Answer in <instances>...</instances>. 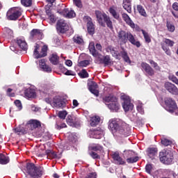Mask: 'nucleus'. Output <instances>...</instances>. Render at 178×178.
Returning <instances> with one entry per match:
<instances>
[{
	"mask_svg": "<svg viewBox=\"0 0 178 178\" xmlns=\"http://www.w3.org/2000/svg\"><path fill=\"white\" fill-rule=\"evenodd\" d=\"M121 123L120 120L115 118L110 120L108 122V129L111 130L113 136L117 140L130 135V126L125 122H122L120 125Z\"/></svg>",
	"mask_w": 178,
	"mask_h": 178,
	"instance_id": "1",
	"label": "nucleus"
},
{
	"mask_svg": "<svg viewBox=\"0 0 178 178\" xmlns=\"http://www.w3.org/2000/svg\"><path fill=\"white\" fill-rule=\"evenodd\" d=\"M51 90L48 88L42 89L41 93L42 94H48V97H46L44 99L45 102L47 104H49L51 105V106H54V108H64V106L66 105V103H65V101L62 99V97L60 96H56L53 98L51 96H49V92Z\"/></svg>",
	"mask_w": 178,
	"mask_h": 178,
	"instance_id": "2",
	"label": "nucleus"
},
{
	"mask_svg": "<svg viewBox=\"0 0 178 178\" xmlns=\"http://www.w3.org/2000/svg\"><path fill=\"white\" fill-rule=\"evenodd\" d=\"M88 49L90 53L94 58H97L99 63L104 65V66H108V65H111V56H102L101 54L97 51L95 49V44L94 42H91L89 44Z\"/></svg>",
	"mask_w": 178,
	"mask_h": 178,
	"instance_id": "3",
	"label": "nucleus"
},
{
	"mask_svg": "<svg viewBox=\"0 0 178 178\" xmlns=\"http://www.w3.org/2000/svg\"><path fill=\"white\" fill-rule=\"evenodd\" d=\"M41 127V122L37 120H30L26 124V129L24 131L20 127L15 128V133H30L35 130V129H40Z\"/></svg>",
	"mask_w": 178,
	"mask_h": 178,
	"instance_id": "4",
	"label": "nucleus"
},
{
	"mask_svg": "<svg viewBox=\"0 0 178 178\" xmlns=\"http://www.w3.org/2000/svg\"><path fill=\"white\" fill-rule=\"evenodd\" d=\"M96 17L97 19L98 22L101 26L105 27V23L111 29H113V26L112 25V21L111 20V17L108 16L105 13H102L101 11L97 10L95 11Z\"/></svg>",
	"mask_w": 178,
	"mask_h": 178,
	"instance_id": "5",
	"label": "nucleus"
},
{
	"mask_svg": "<svg viewBox=\"0 0 178 178\" xmlns=\"http://www.w3.org/2000/svg\"><path fill=\"white\" fill-rule=\"evenodd\" d=\"M26 172L33 178H40L42 176V168H37L33 163L26 164Z\"/></svg>",
	"mask_w": 178,
	"mask_h": 178,
	"instance_id": "6",
	"label": "nucleus"
},
{
	"mask_svg": "<svg viewBox=\"0 0 178 178\" xmlns=\"http://www.w3.org/2000/svg\"><path fill=\"white\" fill-rule=\"evenodd\" d=\"M6 16L8 20H17L22 16V9L19 8H11L7 12Z\"/></svg>",
	"mask_w": 178,
	"mask_h": 178,
	"instance_id": "7",
	"label": "nucleus"
},
{
	"mask_svg": "<svg viewBox=\"0 0 178 178\" xmlns=\"http://www.w3.org/2000/svg\"><path fill=\"white\" fill-rule=\"evenodd\" d=\"M173 45H175V42L173 40L168 38H164L163 42L161 43V48L165 52L166 55L170 56L172 55V52L170 51V49H169V47H173Z\"/></svg>",
	"mask_w": 178,
	"mask_h": 178,
	"instance_id": "8",
	"label": "nucleus"
},
{
	"mask_svg": "<svg viewBox=\"0 0 178 178\" xmlns=\"http://www.w3.org/2000/svg\"><path fill=\"white\" fill-rule=\"evenodd\" d=\"M121 99L124 101V103L122 104V107L125 112H129V111H133V108H134V106L130 102V97L126 95H122Z\"/></svg>",
	"mask_w": 178,
	"mask_h": 178,
	"instance_id": "9",
	"label": "nucleus"
},
{
	"mask_svg": "<svg viewBox=\"0 0 178 178\" xmlns=\"http://www.w3.org/2000/svg\"><path fill=\"white\" fill-rule=\"evenodd\" d=\"M160 161L162 163L165 165H170L173 161V156L170 155V154L160 152Z\"/></svg>",
	"mask_w": 178,
	"mask_h": 178,
	"instance_id": "10",
	"label": "nucleus"
},
{
	"mask_svg": "<svg viewBox=\"0 0 178 178\" xmlns=\"http://www.w3.org/2000/svg\"><path fill=\"white\" fill-rule=\"evenodd\" d=\"M165 104L167 108H169L168 110V112H170L171 113L177 109V105H176V102H175L174 100L170 97L165 98Z\"/></svg>",
	"mask_w": 178,
	"mask_h": 178,
	"instance_id": "11",
	"label": "nucleus"
},
{
	"mask_svg": "<svg viewBox=\"0 0 178 178\" xmlns=\"http://www.w3.org/2000/svg\"><path fill=\"white\" fill-rule=\"evenodd\" d=\"M56 29L59 33H66L69 30V25L66 24V22L63 19H60L57 22Z\"/></svg>",
	"mask_w": 178,
	"mask_h": 178,
	"instance_id": "12",
	"label": "nucleus"
},
{
	"mask_svg": "<svg viewBox=\"0 0 178 178\" xmlns=\"http://www.w3.org/2000/svg\"><path fill=\"white\" fill-rule=\"evenodd\" d=\"M88 135L90 138H102V136H104V131L101 129L90 130L88 131Z\"/></svg>",
	"mask_w": 178,
	"mask_h": 178,
	"instance_id": "13",
	"label": "nucleus"
},
{
	"mask_svg": "<svg viewBox=\"0 0 178 178\" xmlns=\"http://www.w3.org/2000/svg\"><path fill=\"white\" fill-rule=\"evenodd\" d=\"M164 87L168 92H170V94H173V95H178V88L175 86V84L166 82L164 84Z\"/></svg>",
	"mask_w": 178,
	"mask_h": 178,
	"instance_id": "14",
	"label": "nucleus"
},
{
	"mask_svg": "<svg viewBox=\"0 0 178 178\" xmlns=\"http://www.w3.org/2000/svg\"><path fill=\"white\" fill-rule=\"evenodd\" d=\"M127 41L131 42L132 45H135V47H137V48H140V47H141V44L140 43V41L137 40V38H136V35H134L130 32H127Z\"/></svg>",
	"mask_w": 178,
	"mask_h": 178,
	"instance_id": "15",
	"label": "nucleus"
},
{
	"mask_svg": "<svg viewBox=\"0 0 178 178\" xmlns=\"http://www.w3.org/2000/svg\"><path fill=\"white\" fill-rule=\"evenodd\" d=\"M141 67L143 70H145L148 76H154L155 74L154 69H152V67H151V66L147 63L143 62L141 63Z\"/></svg>",
	"mask_w": 178,
	"mask_h": 178,
	"instance_id": "16",
	"label": "nucleus"
},
{
	"mask_svg": "<svg viewBox=\"0 0 178 178\" xmlns=\"http://www.w3.org/2000/svg\"><path fill=\"white\" fill-rule=\"evenodd\" d=\"M84 19L88 20L87 27H88V32L90 35H92L95 31V28L94 27V24L91 22V17L88 16L84 17Z\"/></svg>",
	"mask_w": 178,
	"mask_h": 178,
	"instance_id": "17",
	"label": "nucleus"
},
{
	"mask_svg": "<svg viewBox=\"0 0 178 178\" xmlns=\"http://www.w3.org/2000/svg\"><path fill=\"white\" fill-rule=\"evenodd\" d=\"M59 13L63 15L64 17H67V19L76 17V13L74 10H69L67 8H65L62 12H59Z\"/></svg>",
	"mask_w": 178,
	"mask_h": 178,
	"instance_id": "18",
	"label": "nucleus"
},
{
	"mask_svg": "<svg viewBox=\"0 0 178 178\" xmlns=\"http://www.w3.org/2000/svg\"><path fill=\"white\" fill-rule=\"evenodd\" d=\"M118 37L121 44H126L127 42V32L124 31H120L118 33Z\"/></svg>",
	"mask_w": 178,
	"mask_h": 178,
	"instance_id": "19",
	"label": "nucleus"
},
{
	"mask_svg": "<svg viewBox=\"0 0 178 178\" xmlns=\"http://www.w3.org/2000/svg\"><path fill=\"white\" fill-rule=\"evenodd\" d=\"M122 19L128 26H130L131 29H136V24L133 22L129 15L127 13H122Z\"/></svg>",
	"mask_w": 178,
	"mask_h": 178,
	"instance_id": "20",
	"label": "nucleus"
},
{
	"mask_svg": "<svg viewBox=\"0 0 178 178\" xmlns=\"http://www.w3.org/2000/svg\"><path fill=\"white\" fill-rule=\"evenodd\" d=\"M39 66L42 69L43 72H47V73H51L52 72V68L49 65H47L45 63V60L42 59L39 61Z\"/></svg>",
	"mask_w": 178,
	"mask_h": 178,
	"instance_id": "21",
	"label": "nucleus"
},
{
	"mask_svg": "<svg viewBox=\"0 0 178 178\" xmlns=\"http://www.w3.org/2000/svg\"><path fill=\"white\" fill-rule=\"evenodd\" d=\"M106 105L108 109H110V111H111L112 112H118L120 108L119 103H118V100Z\"/></svg>",
	"mask_w": 178,
	"mask_h": 178,
	"instance_id": "22",
	"label": "nucleus"
},
{
	"mask_svg": "<svg viewBox=\"0 0 178 178\" xmlns=\"http://www.w3.org/2000/svg\"><path fill=\"white\" fill-rule=\"evenodd\" d=\"M108 12L111 13L113 17H114V19H116L117 20L119 19V17H120V15L118 12V7L115 6L110 7Z\"/></svg>",
	"mask_w": 178,
	"mask_h": 178,
	"instance_id": "23",
	"label": "nucleus"
},
{
	"mask_svg": "<svg viewBox=\"0 0 178 178\" xmlns=\"http://www.w3.org/2000/svg\"><path fill=\"white\" fill-rule=\"evenodd\" d=\"M99 122H101V118L98 115H95L90 118L89 123L92 127H94L98 124H99Z\"/></svg>",
	"mask_w": 178,
	"mask_h": 178,
	"instance_id": "24",
	"label": "nucleus"
},
{
	"mask_svg": "<svg viewBox=\"0 0 178 178\" xmlns=\"http://www.w3.org/2000/svg\"><path fill=\"white\" fill-rule=\"evenodd\" d=\"M97 87H98V85L95 83V82H92L90 85H89V90L92 94L95 95V97H98L99 95V91L97 90Z\"/></svg>",
	"mask_w": 178,
	"mask_h": 178,
	"instance_id": "25",
	"label": "nucleus"
},
{
	"mask_svg": "<svg viewBox=\"0 0 178 178\" xmlns=\"http://www.w3.org/2000/svg\"><path fill=\"white\" fill-rule=\"evenodd\" d=\"M17 43L19 48L22 49V51H26L28 48L27 43L26 42V40L23 38H18L17 39Z\"/></svg>",
	"mask_w": 178,
	"mask_h": 178,
	"instance_id": "26",
	"label": "nucleus"
},
{
	"mask_svg": "<svg viewBox=\"0 0 178 178\" xmlns=\"http://www.w3.org/2000/svg\"><path fill=\"white\" fill-rule=\"evenodd\" d=\"M113 159L116 162V163H118V165H124V163H126L118 153H114L113 154Z\"/></svg>",
	"mask_w": 178,
	"mask_h": 178,
	"instance_id": "27",
	"label": "nucleus"
},
{
	"mask_svg": "<svg viewBox=\"0 0 178 178\" xmlns=\"http://www.w3.org/2000/svg\"><path fill=\"white\" fill-rule=\"evenodd\" d=\"M147 152L148 156L152 159H154V156H156V154H158V149L156 147H149Z\"/></svg>",
	"mask_w": 178,
	"mask_h": 178,
	"instance_id": "28",
	"label": "nucleus"
},
{
	"mask_svg": "<svg viewBox=\"0 0 178 178\" xmlns=\"http://www.w3.org/2000/svg\"><path fill=\"white\" fill-rule=\"evenodd\" d=\"M38 51H40V44H36L33 51V57L35 59H40V58H43L42 54Z\"/></svg>",
	"mask_w": 178,
	"mask_h": 178,
	"instance_id": "29",
	"label": "nucleus"
},
{
	"mask_svg": "<svg viewBox=\"0 0 178 178\" xmlns=\"http://www.w3.org/2000/svg\"><path fill=\"white\" fill-rule=\"evenodd\" d=\"M123 8L128 13H131V3L130 0H124Z\"/></svg>",
	"mask_w": 178,
	"mask_h": 178,
	"instance_id": "30",
	"label": "nucleus"
},
{
	"mask_svg": "<svg viewBox=\"0 0 178 178\" xmlns=\"http://www.w3.org/2000/svg\"><path fill=\"white\" fill-rule=\"evenodd\" d=\"M106 51L108 52H111V54L113 55V56H114V58H118V56H119V52L116 51V49H115L112 46H108L106 48Z\"/></svg>",
	"mask_w": 178,
	"mask_h": 178,
	"instance_id": "31",
	"label": "nucleus"
},
{
	"mask_svg": "<svg viewBox=\"0 0 178 178\" xmlns=\"http://www.w3.org/2000/svg\"><path fill=\"white\" fill-rule=\"evenodd\" d=\"M49 60L52 65H58L59 63V57L58 56V54H53L51 56Z\"/></svg>",
	"mask_w": 178,
	"mask_h": 178,
	"instance_id": "32",
	"label": "nucleus"
},
{
	"mask_svg": "<svg viewBox=\"0 0 178 178\" xmlns=\"http://www.w3.org/2000/svg\"><path fill=\"white\" fill-rule=\"evenodd\" d=\"M31 37H35L36 38H41L42 37V33L41 31L38 29H33L31 31Z\"/></svg>",
	"mask_w": 178,
	"mask_h": 178,
	"instance_id": "33",
	"label": "nucleus"
},
{
	"mask_svg": "<svg viewBox=\"0 0 178 178\" xmlns=\"http://www.w3.org/2000/svg\"><path fill=\"white\" fill-rule=\"evenodd\" d=\"M35 91L33 89H28L25 92L26 98H35Z\"/></svg>",
	"mask_w": 178,
	"mask_h": 178,
	"instance_id": "34",
	"label": "nucleus"
},
{
	"mask_svg": "<svg viewBox=\"0 0 178 178\" xmlns=\"http://www.w3.org/2000/svg\"><path fill=\"white\" fill-rule=\"evenodd\" d=\"M66 120L67 124H69L70 126H74V123H76V117H74V115H68Z\"/></svg>",
	"mask_w": 178,
	"mask_h": 178,
	"instance_id": "35",
	"label": "nucleus"
},
{
	"mask_svg": "<svg viewBox=\"0 0 178 178\" xmlns=\"http://www.w3.org/2000/svg\"><path fill=\"white\" fill-rule=\"evenodd\" d=\"M46 13L50 20V23H55V22H56V18L55 17V15L52 14L51 10H46Z\"/></svg>",
	"mask_w": 178,
	"mask_h": 178,
	"instance_id": "36",
	"label": "nucleus"
},
{
	"mask_svg": "<svg viewBox=\"0 0 178 178\" xmlns=\"http://www.w3.org/2000/svg\"><path fill=\"white\" fill-rule=\"evenodd\" d=\"M137 10L141 16H143V17H147V12H145V9H144V7H143V6L138 5Z\"/></svg>",
	"mask_w": 178,
	"mask_h": 178,
	"instance_id": "37",
	"label": "nucleus"
},
{
	"mask_svg": "<svg viewBox=\"0 0 178 178\" xmlns=\"http://www.w3.org/2000/svg\"><path fill=\"white\" fill-rule=\"evenodd\" d=\"M0 163L1 165H6V163H9V157L4 154H0Z\"/></svg>",
	"mask_w": 178,
	"mask_h": 178,
	"instance_id": "38",
	"label": "nucleus"
},
{
	"mask_svg": "<svg viewBox=\"0 0 178 178\" xmlns=\"http://www.w3.org/2000/svg\"><path fill=\"white\" fill-rule=\"evenodd\" d=\"M104 101H105V102H111V104H112V102H116L118 99L113 95H108L104 98Z\"/></svg>",
	"mask_w": 178,
	"mask_h": 178,
	"instance_id": "39",
	"label": "nucleus"
},
{
	"mask_svg": "<svg viewBox=\"0 0 178 178\" xmlns=\"http://www.w3.org/2000/svg\"><path fill=\"white\" fill-rule=\"evenodd\" d=\"M142 33L145 38V42H147V44H149V42H151V36H149V34L148 33L145 32V31H144V30H142Z\"/></svg>",
	"mask_w": 178,
	"mask_h": 178,
	"instance_id": "40",
	"label": "nucleus"
},
{
	"mask_svg": "<svg viewBox=\"0 0 178 178\" xmlns=\"http://www.w3.org/2000/svg\"><path fill=\"white\" fill-rule=\"evenodd\" d=\"M136 109L139 113L144 115V108H143V103L140 101L137 102Z\"/></svg>",
	"mask_w": 178,
	"mask_h": 178,
	"instance_id": "41",
	"label": "nucleus"
},
{
	"mask_svg": "<svg viewBox=\"0 0 178 178\" xmlns=\"http://www.w3.org/2000/svg\"><path fill=\"white\" fill-rule=\"evenodd\" d=\"M73 41L76 44H83V38L81 36H79V35H76L74 36Z\"/></svg>",
	"mask_w": 178,
	"mask_h": 178,
	"instance_id": "42",
	"label": "nucleus"
},
{
	"mask_svg": "<svg viewBox=\"0 0 178 178\" xmlns=\"http://www.w3.org/2000/svg\"><path fill=\"white\" fill-rule=\"evenodd\" d=\"M122 58H123L124 60L127 63H130V58L127 55V52L125 51H121Z\"/></svg>",
	"mask_w": 178,
	"mask_h": 178,
	"instance_id": "43",
	"label": "nucleus"
},
{
	"mask_svg": "<svg viewBox=\"0 0 178 178\" xmlns=\"http://www.w3.org/2000/svg\"><path fill=\"white\" fill-rule=\"evenodd\" d=\"M46 155L47 158H56V153L51 149L46 150Z\"/></svg>",
	"mask_w": 178,
	"mask_h": 178,
	"instance_id": "44",
	"label": "nucleus"
},
{
	"mask_svg": "<svg viewBox=\"0 0 178 178\" xmlns=\"http://www.w3.org/2000/svg\"><path fill=\"white\" fill-rule=\"evenodd\" d=\"M149 63L155 69V70H158L159 72L161 71V67L158 65V63H156L155 61L152 60H149Z\"/></svg>",
	"mask_w": 178,
	"mask_h": 178,
	"instance_id": "45",
	"label": "nucleus"
},
{
	"mask_svg": "<svg viewBox=\"0 0 178 178\" xmlns=\"http://www.w3.org/2000/svg\"><path fill=\"white\" fill-rule=\"evenodd\" d=\"M21 3L24 6L29 8V6H31L33 0H21Z\"/></svg>",
	"mask_w": 178,
	"mask_h": 178,
	"instance_id": "46",
	"label": "nucleus"
},
{
	"mask_svg": "<svg viewBox=\"0 0 178 178\" xmlns=\"http://www.w3.org/2000/svg\"><path fill=\"white\" fill-rule=\"evenodd\" d=\"M166 26L170 33H173V31H175V25L170 22H167Z\"/></svg>",
	"mask_w": 178,
	"mask_h": 178,
	"instance_id": "47",
	"label": "nucleus"
},
{
	"mask_svg": "<svg viewBox=\"0 0 178 178\" xmlns=\"http://www.w3.org/2000/svg\"><path fill=\"white\" fill-rule=\"evenodd\" d=\"M5 32H6V35L8 38H11L12 37H13V31L9 29V28H5Z\"/></svg>",
	"mask_w": 178,
	"mask_h": 178,
	"instance_id": "48",
	"label": "nucleus"
},
{
	"mask_svg": "<svg viewBox=\"0 0 178 178\" xmlns=\"http://www.w3.org/2000/svg\"><path fill=\"white\" fill-rule=\"evenodd\" d=\"M58 118H60V119H65L66 116H67V111H59L58 113Z\"/></svg>",
	"mask_w": 178,
	"mask_h": 178,
	"instance_id": "49",
	"label": "nucleus"
},
{
	"mask_svg": "<svg viewBox=\"0 0 178 178\" xmlns=\"http://www.w3.org/2000/svg\"><path fill=\"white\" fill-rule=\"evenodd\" d=\"M68 138H69V140L72 143H76V141H77V136L74 134H71L69 136Z\"/></svg>",
	"mask_w": 178,
	"mask_h": 178,
	"instance_id": "50",
	"label": "nucleus"
},
{
	"mask_svg": "<svg viewBox=\"0 0 178 178\" xmlns=\"http://www.w3.org/2000/svg\"><path fill=\"white\" fill-rule=\"evenodd\" d=\"M14 104L15 106H17V111H22V109H23V106L22 105L20 100H15Z\"/></svg>",
	"mask_w": 178,
	"mask_h": 178,
	"instance_id": "51",
	"label": "nucleus"
},
{
	"mask_svg": "<svg viewBox=\"0 0 178 178\" xmlns=\"http://www.w3.org/2000/svg\"><path fill=\"white\" fill-rule=\"evenodd\" d=\"M47 51H48V46L44 45L42 48L40 54H42V56L44 58V56H47Z\"/></svg>",
	"mask_w": 178,
	"mask_h": 178,
	"instance_id": "52",
	"label": "nucleus"
},
{
	"mask_svg": "<svg viewBox=\"0 0 178 178\" xmlns=\"http://www.w3.org/2000/svg\"><path fill=\"white\" fill-rule=\"evenodd\" d=\"M79 76L82 79H86V78L88 77V72H87V71L86 70H82L81 71V72L79 73Z\"/></svg>",
	"mask_w": 178,
	"mask_h": 178,
	"instance_id": "53",
	"label": "nucleus"
},
{
	"mask_svg": "<svg viewBox=\"0 0 178 178\" xmlns=\"http://www.w3.org/2000/svg\"><path fill=\"white\" fill-rule=\"evenodd\" d=\"M145 170L147 173H148L149 175H151V172H152V170H154V168L152 167V165L151 164L146 165Z\"/></svg>",
	"mask_w": 178,
	"mask_h": 178,
	"instance_id": "54",
	"label": "nucleus"
},
{
	"mask_svg": "<svg viewBox=\"0 0 178 178\" xmlns=\"http://www.w3.org/2000/svg\"><path fill=\"white\" fill-rule=\"evenodd\" d=\"M138 161V158L137 156L135 157H131L127 159V161L128 163H134Z\"/></svg>",
	"mask_w": 178,
	"mask_h": 178,
	"instance_id": "55",
	"label": "nucleus"
},
{
	"mask_svg": "<svg viewBox=\"0 0 178 178\" xmlns=\"http://www.w3.org/2000/svg\"><path fill=\"white\" fill-rule=\"evenodd\" d=\"M161 144H163V145H165V147H168V146L170 145V144H172V141L164 138V139L161 140Z\"/></svg>",
	"mask_w": 178,
	"mask_h": 178,
	"instance_id": "56",
	"label": "nucleus"
},
{
	"mask_svg": "<svg viewBox=\"0 0 178 178\" xmlns=\"http://www.w3.org/2000/svg\"><path fill=\"white\" fill-rule=\"evenodd\" d=\"M169 79L172 81V83H175V84H177V86H178V79L175 75H170Z\"/></svg>",
	"mask_w": 178,
	"mask_h": 178,
	"instance_id": "57",
	"label": "nucleus"
},
{
	"mask_svg": "<svg viewBox=\"0 0 178 178\" xmlns=\"http://www.w3.org/2000/svg\"><path fill=\"white\" fill-rule=\"evenodd\" d=\"M88 65H90V60H82L79 63V65L83 67H86V66H88Z\"/></svg>",
	"mask_w": 178,
	"mask_h": 178,
	"instance_id": "58",
	"label": "nucleus"
},
{
	"mask_svg": "<svg viewBox=\"0 0 178 178\" xmlns=\"http://www.w3.org/2000/svg\"><path fill=\"white\" fill-rule=\"evenodd\" d=\"M124 152H125V155H127V156H134L136 154L132 150H125Z\"/></svg>",
	"mask_w": 178,
	"mask_h": 178,
	"instance_id": "59",
	"label": "nucleus"
},
{
	"mask_svg": "<svg viewBox=\"0 0 178 178\" xmlns=\"http://www.w3.org/2000/svg\"><path fill=\"white\" fill-rule=\"evenodd\" d=\"M65 127H66V124L65 123H62L60 125H59L58 123H56V129H57V130H60V129H65Z\"/></svg>",
	"mask_w": 178,
	"mask_h": 178,
	"instance_id": "60",
	"label": "nucleus"
},
{
	"mask_svg": "<svg viewBox=\"0 0 178 178\" xmlns=\"http://www.w3.org/2000/svg\"><path fill=\"white\" fill-rule=\"evenodd\" d=\"M84 178H97V173L90 172Z\"/></svg>",
	"mask_w": 178,
	"mask_h": 178,
	"instance_id": "61",
	"label": "nucleus"
},
{
	"mask_svg": "<svg viewBox=\"0 0 178 178\" xmlns=\"http://www.w3.org/2000/svg\"><path fill=\"white\" fill-rule=\"evenodd\" d=\"M74 1V3L76 6H77V8H81L82 5H81V0H73Z\"/></svg>",
	"mask_w": 178,
	"mask_h": 178,
	"instance_id": "62",
	"label": "nucleus"
},
{
	"mask_svg": "<svg viewBox=\"0 0 178 178\" xmlns=\"http://www.w3.org/2000/svg\"><path fill=\"white\" fill-rule=\"evenodd\" d=\"M93 151H102L101 145H97L92 147Z\"/></svg>",
	"mask_w": 178,
	"mask_h": 178,
	"instance_id": "63",
	"label": "nucleus"
},
{
	"mask_svg": "<svg viewBox=\"0 0 178 178\" xmlns=\"http://www.w3.org/2000/svg\"><path fill=\"white\" fill-rule=\"evenodd\" d=\"M172 8L174 9V10H178V3H174L172 4Z\"/></svg>",
	"mask_w": 178,
	"mask_h": 178,
	"instance_id": "64",
	"label": "nucleus"
}]
</instances>
